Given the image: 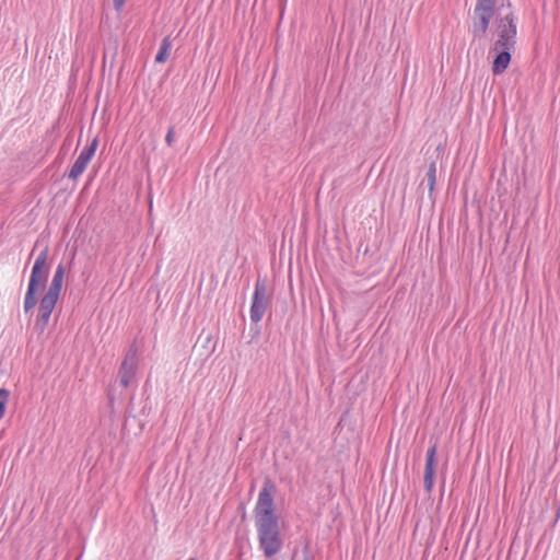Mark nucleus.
I'll list each match as a JSON object with an SVG mask.
<instances>
[{
	"mask_svg": "<svg viewBox=\"0 0 560 560\" xmlns=\"http://www.w3.org/2000/svg\"><path fill=\"white\" fill-rule=\"evenodd\" d=\"M49 248L48 245H45L39 254L37 255L34 266L32 268L27 290L24 298V312L27 313L32 311L36 303L37 290L43 287L48 279L50 266L48 264Z\"/></svg>",
	"mask_w": 560,
	"mask_h": 560,
	"instance_id": "1",
	"label": "nucleus"
},
{
	"mask_svg": "<svg viewBox=\"0 0 560 560\" xmlns=\"http://www.w3.org/2000/svg\"><path fill=\"white\" fill-rule=\"evenodd\" d=\"M259 547L264 552V556L271 558L276 556L283 546V541L280 535L279 521H257L255 522Z\"/></svg>",
	"mask_w": 560,
	"mask_h": 560,
	"instance_id": "2",
	"label": "nucleus"
},
{
	"mask_svg": "<svg viewBox=\"0 0 560 560\" xmlns=\"http://www.w3.org/2000/svg\"><path fill=\"white\" fill-rule=\"evenodd\" d=\"M494 28L497 35L493 43L494 48L515 49L517 25L514 12L509 10L502 14L499 11L495 14Z\"/></svg>",
	"mask_w": 560,
	"mask_h": 560,
	"instance_id": "3",
	"label": "nucleus"
},
{
	"mask_svg": "<svg viewBox=\"0 0 560 560\" xmlns=\"http://www.w3.org/2000/svg\"><path fill=\"white\" fill-rule=\"evenodd\" d=\"M495 0H477L474 9L472 35L475 38L486 36L491 19L494 15Z\"/></svg>",
	"mask_w": 560,
	"mask_h": 560,
	"instance_id": "4",
	"label": "nucleus"
},
{
	"mask_svg": "<svg viewBox=\"0 0 560 560\" xmlns=\"http://www.w3.org/2000/svg\"><path fill=\"white\" fill-rule=\"evenodd\" d=\"M275 491V485L270 481L264 483L258 494V500L255 506V522L257 521H272L278 520L275 513V504L272 492Z\"/></svg>",
	"mask_w": 560,
	"mask_h": 560,
	"instance_id": "5",
	"label": "nucleus"
},
{
	"mask_svg": "<svg viewBox=\"0 0 560 560\" xmlns=\"http://www.w3.org/2000/svg\"><path fill=\"white\" fill-rule=\"evenodd\" d=\"M269 306L270 296L268 293L267 283L265 280L258 279L255 283V290L249 311L250 322L258 324L262 319Z\"/></svg>",
	"mask_w": 560,
	"mask_h": 560,
	"instance_id": "6",
	"label": "nucleus"
},
{
	"mask_svg": "<svg viewBox=\"0 0 560 560\" xmlns=\"http://www.w3.org/2000/svg\"><path fill=\"white\" fill-rule=\"evenodd\" d=\"M137 365V348L136 346H131L118 371L119 383L122 387L127 388L135 380Z\"/></svg>",
	"mask_w": 560,
	"mask_h": 560,
	"instance_id": "7",
	"label": "nucleus"
},
{
	"mask_svg": "<svg viewBox=\"0 0 560 560\" xmlns=\"http://www.w3.org/2000/svg\"><path fill=\"white\" fill-rule=\"evenodd\" d=\"M59 295L51 292H46L39 301L38 313L36 317L35 327L43 332L50 319V315L58 302Z\"/></svg>",
	"mask_w": 560,
	"mask_h": 560,
	"instance_id": "8",
	"label": "nucleus"
},
{
	"mask_svg": "<svg viewBox=\"0 0 560 560\" xmlns=\"http://www.w3.org/2000/svg\"><path fill=\"white\" fill-rule=\"evenodd\" d=\"M436 454H438V445H436V443H432L430 445V447L428 448L427 455H425L423 486H424V490L427 492H431L434 487L436 468H438Z\"/></svg>",
	"mask_w": 560,
	"mask_h": 560,
	"instance_id": "9",
	"label": "nucleus"
},
{
	"mask_svg": "<svg viewBox=\"0 0 560 560\" xmlns=\"http://www.w3.org/2000/svg\"><path fill=\"white\" fill-rule=\"evenodd\" d=\"M97 148V139H94L88 147H85L80 155L78 156L77 161L72 165L70 172L68 175H81L89 162L91 161L92 156L94 155Z\"/></svg>",
	"mask_w": 560,
	"mask_h": 560,
	"instance_id": "10",
	"label": "nucleus"
},
{
	"mask_svg": "<svg viewBox=\"0 0 560 560\" xmlns=\"http://www.w3.org/2000/svg\"><path fill=\"white\" fill-rule=\"evenodd\" d=\"M492 50L498 52L492 63V72L493 74H501L509 67L512 57L511 51L514 49L494 48L492 46Z\"/></svg>",
	"mask_w": 560,
	"mask_h": 560,
	"instance_id": "11",
	"label": "nucleus"
},
{
	"mask_svg": "<svg viewBox=\"0 0 560 560\" xmlns=\"http://www.w3.org/2000/svg\"><path fill=\"white\" fill-rule=\"evenodd\" d=\"M65 277V266L59 264L49 284L48 292L60 295Z\"/></svg>",
	"mask_w": 560,
	"mask_h": 560,
	"instance_id": "12",
	"label": "nucleus"
},
{
	"mask_svg": "<svg viewBox=\"0 0 560 560\" xmlns=\"http://www.w3.org/2000/svg\"><path fill=\"white\" fill-rule=\"evenodd\" d=\"M171 49H172V40L170 39L168 36H166L162 39L160 49L155 56V61L159 63L165 62L170 57Z\"/></svg>",
	"mask_w": 560,
	"mask_h": 560,
	"instance_id": "13",
	"label": "nucleus"
},
{
	"mask_svg": "<svg viewBox=\"0 0 560 560\" xmlns=\"http://www.w3.org/2000/svg\"><path fill=\"white\" fill-rule=\"evenodd\" d=\"M10 392L5 388H0V419L3 418L5 413V406L9 401Z\"/></svg>",
	"mask_w": 560,
	"mask_h": 560,
	"instance_id": "14",
	"label": "nucleus"
},
{
	"mask_svg": "<svg viewBox=\"0 0 560 560\" xmlns=\"http://www.w3.org/2000/svg\"><path fill=\"white\" fill-rule=\"evenodd\" d=\"M435 179H436V177H427V183H425V180H422L420 183V187L427 186L429 191L432 192L434 185H435Z\"/></svg>",
	"mask_w": 560,
	"mask_h": 560,
	"instance_id": "15",
	"label": "nucleus"
},
{
	"mask_svg": "<svg viewBox=\"0 0 560 560\" xmlns=\"http://www.w3.org/2000/svg\"><path fill=\"white\" fill-rule=\"evenodd\" d=\"M165 141L168 145H172L174 142V127H171L166 133Z\"/></svg>",
	"mask_w": 560,
	"mask_h": 560,
	"instance_id": "16",
	"label": "nucleus"
},
{
	"mask_svg": "<svg viewBox=\"0 0 560 560\" xmlns=\"http://www.w3.org/2000/svg\"><path fill=\"white\" fill-rule=\"evenodd\" d=\"M114 2V8L117 10V11H120L121 8L124 7L125 4V0H113Z\"/></svg>",
	"mask_w": 560,
	"mask_h": 560,
	"instance_id": "17",
	"label": "nucleus"
},
{
	"mask_svg": "<svg viewBox=\"0 0 560 560\" xmlns=\"http://www.w3.org/2000/svg\"><path fill=\"white\" fill-rule=\"evenodd\" d=\"M435 173H436L435 164H434V163H431V164H430V167H429V170H428V172H427V175H435Z\"/></svg>",
	"mask_w": 560,
	"mask_h": 560,
	"instance_id": "18",
	"label": "nucleus"
},
{
	"mask_svg": "<svg viewBox=\"0 0 560 560\" xmlns=\"http://www.w3.org/2000/svg\"><path fill=\"white\" fill-rule=\"evenodd\" d=\"M39 246V242L35 243L34 249Z\"/></svg>",
	"mask_w": 560,
	"mask_h": 560,
	"instance_id": "19",
	"label": "nucleus"
},
{
	"mask_svg": "<svg viewBox=\"0 0 560 560\" xmlns=\"http://www.w3.org/2000/svg\"><path fill=\"white\" fill-rule=\"evenodd\" d=\"M303 560H311L308 557H305Z\"/></svg>",
	"mask_w": 560,
	"mask_h": 560,
	"instance_id": "20",
	"label": "nucleus"
},
{
	"mask_svg": "<svg viewBox=\"0 0 560 560\" xmlns=\"http://www.w3.org/2000/svg\"><path fill=\"white\" fill-rule=\"evenodd\" d=\"M189 560H197V558H190Z\"/></svg>",
	"mask_w": 560,
	"mask_h": 560,
	"instance_id": "21",
	"label": "nucleus"
}]
</instances>
